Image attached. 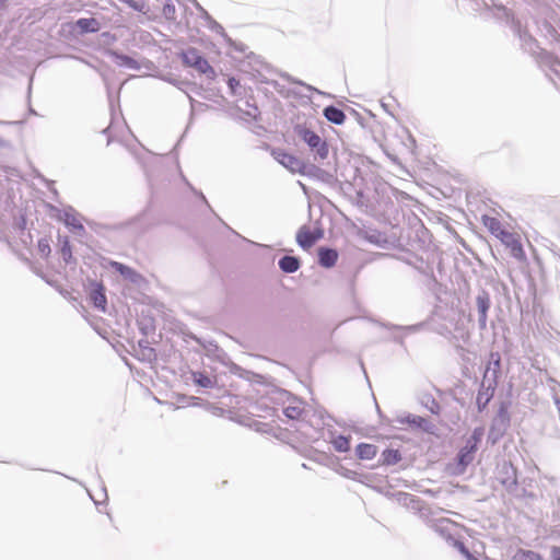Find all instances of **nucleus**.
I'll return each mask as SVG.
<instances>
[{"instance_id": "f257e3e1", "label": "nucleus", "mask_w": 560, "mask_h": 560, "mask_svg": "<svg viewBox=\"0 0 560 560\" xmlns=\"http://www.w3.org/2000/svg\"><path fill=\"white\" fill-rule=\"evenodd\" d=\"M483 433V428H476L471 435L466 440L465 445L457 454V466L454 470L455 474H463L466 470V467L472 463Z\"/></svg>"}, {"instance_id": "f03ea898", "label": "nucleus", "mask_w": 560, "mask_h": 560, "mask_svg": "<svg viewBox=\"0 0 560 560\" xmlns=\"http://www.w3.org/2000/svg\"><path fill=\"white\" fill-rule=\"evenodd\" d=\"M183 62L198 72L206 74L210 80L215 79V71L208 60L203 58L196 48H188L182 52Z\"/></svg>"}, {"instance_id": "7ed1b4c3", "label": "nucleus", "mask_w": 560, "mask_h": 560, "mask_svg": "<svg viewBox=\"0 0 560 560\" xmlns=\"http://www.w3.org/2000/svg\"><path fill=\"white\" fill-rule=\"evenodd\" d=\"M497 238L510 250L516 260H526V253L523 248L521 235L517 232L505 228Z\"/></svg>"}, {"instance_id": "20e7f679", "label": "nucleus", "mask_w": 560, "mask_h": 560, "mask_svg": "<svg viewBox=\"0 0 560 560\" xmlns=\"http://www.w3.org/2000/svg\"><path fill=\"white\" fill-rule=\"evenodd\" d=\"M298 136L308 144V147L314 150L320 159H326L328 156V145L322 138L315 133L314 131L305 128V127H296Z\"/></svg>"}, {"instance_id": "39448f33", "label": "nucleus", "mask_w": 560, "mask_h": 560, "mask_svg": "<svg viewBox=\"0 0 560 560\" xmlns=\"http://www.w3.org/2000/svg\"><path fill=\"white\" fill-rule=\"evenodd\" d=\"M322 237L323 231L318 229L312 230L304 225L298 231L296 242L302 248L308 249Z\"/></svg>"}, {"instance_id": "423d86ee", "label": "nucleus", "mask_w": 560, "mask_h": 560, "mask_svg": "<svg viewBox=\"0 0 560 560\" xmlns=\"http://www.w3.org/2000/svg\"><path fill=\"white\" fill-rule=\"evenodd\" d=\"M338 252L336 249L319 247L318 248V262L325 268H331L338 260Z\"/></svg>"}, {"instance_id": "0eeeda50", "label": "nucleus", "mask_w": 560, "mask_h": 560, "mask_svg": "<svg viewBox=\"0 0 560 560\" xmlns=\"http://www.w3.org/2000/svg\"><path fill=\"white\" fill-rule=\"evenodd\" d=\"M90 300L95 307L105 312L107 299L105 295V288L103 284L97 283L94 289L90 292Z\"/></svg>"}, {"instance_id": "6e6552de", "label": "nucleus", "mask_w": 560, "mask_h": 560, "mask_svg": "<svg viewBox=\"0 0 560 560\" xmlns=\"http://www.w3.org/2000/svg\"><path fill=\"white\" fill-rule=\"evenodd\" d=\"M273 155H275V159L280 164H282L283 166H285L287 168H289L291 171H295L301 166L300 160L285 151H281V150L276 151V152H273Z\"/></svg>"}, {"instance_id": "1a4fd4ad", "label": "nucleus", "mask_w": 560, "mask_h": 560, "mask_svg": "<svg viewBox=\"0 0 560 560\" xmlns=\"http://www.w3.org/2000/svg\"><path fill=\"white\" fill-rule=\"evenodd\" d=\"M480 220H481V223L483 224V226L494 237H497L505 229L503 223L495 217L482 214Z\"/></svg>"}, {"instance_id": "9d476101", "label": "nucleus", "mask_w": 560, "mask_h": 560, "mask_svg": "<svg viewBox=\"0 0 560 560\" xmlns=\"http://www.w3.org/2000/svg\"><path fill=\"white\" fill-rule=\"evenodd\" d=\"M324 116L330 122L341 125L346 120L345 113L335 106H328L324 109Z\"/></svg>"}, {"instance_id": "9b49d317", "label": "nucleus", "mask_w": 560, "mask_h": 560, "mask_svg": "<svg viewBox=\"0 0 560 560\" xmlns=\"http://www.w3.org/2000/svg\"><path fill=\"white\" fill-rule=\"evenodd\" d=\"M377 454V447L373 444L361 443L357 446V455L360 459H373Z\"/></svg>"}, {"instance_id": "f8f14e48", "label": "nucleus", "mask_w": 560, "mask_h": 560, "mask_svg": "<svg viewBox=\"0 0 560 560\" xmlns=\"http://www.w3.org/2000/svg\"><path fill=\"white\" fill-rule=\"evenodd\" d=\"M279 267L284 272H295L300 267V260L293 256H284L279 260Z\"/></svg>"}, {"instance_id": "ddd939ff", "label": "nucleus", "mask_w": 560, "mask_h": 560, "mask_svg": "<svg viewBox=\"0 0 560 560\" xmlns=\"http://www.w3.org/2000/svg\"><path fill=\"white\" fill-rule=\"evenodd\" d=\"M77 25L84 33H86V32L95 33V32H98V30H100V23L94 18L79 19L77 21Z\"/></svg>"}, {"instance_id": "4468645a", "label": "nucleus", "mask_w": 560, "mask_h": 560, "mask_svg": "<svg viewBox=\"0 0 560 560\" xmlns=\"http://www.w3.org/2000/svg\"><path fill=\"white\" fill-rule=\"evenodd\" d=\"M383 464L385 465H395L401 460V454L398 450L395 448H386L382 453Z\"/></svg>"}, {"instance_id": "2eb2a0df", "label": "nucleus", "mask_w": 560, "mask_h": 560, "mask_svg": "<svg viewBox=\"0 0 560 560\" xmlns=\"http://www.w3.org/2000/svg\"><path fill=\"white\" fill-rule=\"evenodd\" d=\"M110 266L117 271L119 272L121 276L126 277V278H136L138 277V273L136 272V270H133L132 268L121 264V262H118V261H110Z\"/></svg>"}, {"instance_id": "dca6fc26", "label": "nucleus", "mask_w": 560, "mask_h": 560, "mask_svg": "<svg viewBox=\"0 0 560 560\" xmlns=\"http://www.w3.org/2000/svg\"><path fill=\"white\" fill-rule=\"evenodd\" d=\"M512 560H545L541 555L532 551L520 549L513 557Z\"/></svg>"}, {"instance_id": "f3484780", "label": "nucleus", "mask_w": 560, "mask_h": 560, "mask_svg": "<svg viewBox=\"0 0 560 560\" xmlns=\"http://www.w3.org/2000/svg\"><path fill=\"white\" fill-rule=\"evenodd\" d=\"M283 413L291 420H298L303 415V408L300 404L289 405L284 408Z\"/></svg>"}, {"instance_id": "a211bd4d", "label": "nucleus", "mask_w": 560, "mask_h": 560, "mask_svg": "<svg viewBox=\"0 0 560 560\" xmlns=\"http://www.w3.org/2000/svg\"><path fill=\"white\" fill-rule=\"evenodd\" d=\"M162 14L168 21L176 19V9L173 0H165L162 7Z\"/></svg>"}, {"instance_id": "6ab92c4d", "label": "nucleus", "mask_w": 560, "mask_h": 560, "mask_svg": "<svg viewBox=\"0 0 560 560\" xmlns=\"http://www.w3.org/2000/svg\"><path fill=\"white\" fill-rule=\"evenodd\" d=\"M338 452H348L350 450V440L343 435H338L331 441Z\"/></svg>"}, {"instance_id": "aec40b11", "label": "nucleus", "mask_w": 560, "mask_h": 560, "mask_svg": "<svg viewBox=\"0 0 560 560\" xmlns=\"http://www.w3.org/2000/svg\"><path fill=\"white\" fill-rule=\"evenodd\" d=\"M37 250L42 257L47 258L51 252L49 240L48 238L38 240Z\"/></svg>"}, {"instance_id": "412c9836", "label": "nucleus", "mask_w": 560, "mask_h": 560, "mask_svg": "<svg viewBox=\"0 0 560 560\" xmlns=\"http://www.w3.org/2000/svg\"><path fill=\"white\" fill-rule=\"evenodd\" d=\"M478 306H479V312H480V315H481L480 316L481 320L485 322L486 318H487V311H488V307H489L488 302L485 301V300H479Z\"/></svg>"}, {"instance_id": "4be33fe9", "label": "nucleus", "mask_w": 560, "mask_h": 560, "mask_svg": "<svg viewBox=\"0 0 560 560\" xmlns=\"http://www.w3.org/2000/svg\"><path fill=\"white\" fill-rule=\"evenodd\" d=\"M551 560H560V546H553L550 550Z\"/></svg>"}, {"instance_id": "5701e85b", "label": "nucleus", "mask_w": 560, "mask_h": 560, "mask_svg": "<svg viewBox=\"0 0 560 560\" xmlns=\"http://www.w3.org/2000/svg\"><path fill=\"white\" fill-rule=\"evenodd\" d=\"M228 84L230 89L234 92L235 88L240 84V82L235 78H230Z\"/></svg>"}, {"instance_id": "b1692460", "label": "nucleus", "mask_w": 560, "mask_h": 560, "mask_svg": "<svg viewBox=\"0 0 560 560\" xmlns=\"http://www.w3.org/2000/svg\"><path fill=\"white\" fill-rule=\"evenodd\" d=\"M198 383H199L201 386L207 387V386L210 384V380H209L208 377H203V378L198 380Z\"/></svg>"}, {"instance_id": "393cba45", "label": "nucleus", "mask_w": 560, "mask_h": 560, "mask_svg": "<svg viewBox=\"0 0 560 560\" xmlns=\"http://www.w3.org/2000/svg\"><path fill=\"white\" fill-rule=\"evenodd\" d=\"M423 421H424V420H423V418L418 417L417 419L415 418V419L412 420V423H417V424H419V425H420V424H421V422H423Z\"/></svg>"}, {"instance_id": "a878e982", "label": "nucleus", "mask_w": 560, "mask_h": 560, "mask_svg": "<svg viewBox=\"0 0 560 560\" xmlns=\"http://www.w3.org/2000/svg\"><path fill=\"white\" fill-rule=\"evenodd\" d=\"M62 253L68 254V253H70V249L66 250V248H62Z\"/></svg>"}, {"instance_id": "bb28decb", "label": "nucleus", "mask_w": 560, "mask_h": 560, "mask_svg": "<svg viewBox=\"0 0 560 560\" xmlns=\"http://www.w3.org/2000/svg\"><path fill=\"white\" fill-rule=\"evenodd\" d=\"M62 253L68 254V253H70V249L66 250V248H62Z\"/></svg>"}, {"instance_id": "cd10ccee", "label": "nucleus", "mask_w": 560, "mask_h": 560, "mask_svg": "<svg viewBox=\"0 0 560 560\" xmlns=\"http://www.w3.org/2000/svg\"><path fill=\"white\" fill-rule=\"evenodd\" d=\"M62 253L68 254V253H70V249L66 250V248H62Z\"/></svg>"}, {"instance_id": "c85d7f7f", "label": "nucleus", "mask_w": 560, "mask_h": 560, "mask_svg": "<svg viewBox=\"0 0 560 560\" xmlns=\"http://www.w3.org/2000/svg\"><path fill=\"white\" fill-rule=\"evenodd\" d=\"M460 547H462V550H463L465 553H467V555H468V551H467V550H465V547H464L463 545H462Z\"/></svg>"}]
</instances>
